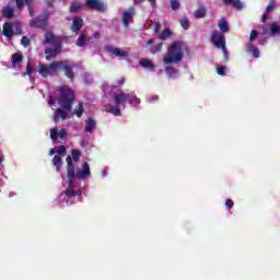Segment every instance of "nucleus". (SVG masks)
Instances as JSON below:
<instances>
[{
  "mask_svg": "<svg viewBox=\"0 0 280 280\" xmlns=\"http://www.w3.org/2000/svg\"><path fill=\"white\" fill-rule=\"evenodd\" d=\"M3 163V156L0 155V165Z\"/></svg>",
  "mask_w": 280,
  "mask_h": 280,
  "instance_id": "58",
  "label": "nucleus"
},
{
  "mask_svg": "<svg viewBox=\"0 0 280 280\" xmlns=\"http://www.w3.org/2000/svg\"><path fill=\"white\" fill-rule=\"evenodd\" d=\"M2 14L5 19H14V9L10 7H4L2 9Z\"/></svg>",
  "mask_w": 280,
  "mask_h": 280,
  "instance_id": "24",
  "label": "nucleus"
},
{
  "mask_svg": "<svg viewBox=\"0 0 280 280\" xmlns=\"http://www.w3.org/2000/svg\"><path fill=\"white\" fill-rule=\"evenodd\" d=\"M55 65H58V61H54L50 65L39 63V73L43 78H49V75H54L58 68H54Z\"/></svg>",
  "mask_w": 280,
  "mask_h": 280,
  "instance_id": "8",
  "label": "nucleus"
},
{
  "mask_svg": "<svg viewBox=\"0 0 280 280\" xmlns=\"http://www.w3.org/2000/svg\"><path fill=\"white\" fill-rule=\"evenodd\" d=\"M128 102L132 106H139V104H141V98L137 97V94H135V92H132L129 94Z\"/></svg>",
  "mask_w": 280,
  "mask_h": 280,
  "instance_id": "21",
  "label": "nucleus"
},
{
  "mask_svg": "<svg viewBox=\"0 0 280 280\" xmlns=\"http://www.w3.org/2000/svg\"><path fill=\"white\" fill-rule=\"evenodd\" d=\"M211 43L218 49H224V47H226V37L224 36V34L214 31L211 34Z\"/></svg>",
  "mask_w": 280,
  "mask_h": 280,
  "instance_id": "6",
  "label": "nucleus"
},
{
  "mask_svg": "<svg viewBox=\"0 0 280 280\" xmlns=\"http://www.w3.org/2000/svg\"><path fill=\"white\" fill-rule=\"evenodd\" d=\"M129 94L125 92H119L114 95V102L116 106H124L128 102Z\"/></svg>",
  "mask_w": 280,
  "mask_h": 280,
  "instance_id": "11",
  "label": "nucleus"
},
{
  "mask_svg": "<svg viewBox=\"0 0 280 280\" xmlns=\"http://www.w3.org/2000/svg\"><path fill=\"white\" fill-rule=\"evenodd\" d=\"M68 189H73L75 187V178L68 177Z\"/></svg>",
  "mask_w": 280,
  "mask_h": 280,
  "instance_id": "43",
  "label": "nucleus"
},
{
  "mask_svg": "<svg viewBox=\"0 0 280 280\" xmlns=\"http://www.w3.org/2000/svg\"><path fill=\"white\" fill-rule=\"evenodd\" d=\"M101 34H100V31H96L94 34H93V38H100Z\"/></svg>",
  "mask_w": 280,
  "mask_h": 280,
  "instance_id": "53",
  "label": "nucleus"
},
{
  "mask_svg": "<svg viewBox=\"0 0 280 280\" xmlns=\"http://www.w3.org/2000/svg\"><path fill=\"white\" fill-rule=\"evenodd\" d=\"M261 21H262V23H266V21H268V13H267V12H265V13L262 14Z\"/></svg>",
  "mask_w": 280,
  "mask_h": 280,
  "instance_id": "52",
  "label": "nucleus"
},
{
  "mask_svg": "<svg viewBox=\"0 0 280 280\" xmlns=\"http://www.w3.org/2000/svg\"><path fill=\"white\" fill-rule=\"evenodd\" d=\"M140 67L142 69H154V63L150 61L149 59H142L139 61Z\"/></svg>",
  "mask_w": 280,
  "mask_h": 280,
  "instance_id": "27",
  "label": "nucleus"
},
{
  "mask_svg": "<svg viewBox=\"0 0 280 280\" xmlns=\"http://www.w3.org/2000/svg\"><path fill=\"white\" fill-rule=\"evenodd\" d=\"M58 137H60L61 139H67V130L61 129L58 132V128H51L50 129V139L52 141H58Z\"/></svg>",
  "mask_w": 280,
  "mask_h": 280,
  "instance_id": "12",
  "label": "nucleus"
},
{
  "mask_svg": "<svg viewBox=\"0 0 280 280\" xmlns=\"http://www.w3.org/2000/svg\"><path fill=\"white\" fill-rule=\"evenodd\" d=\"M165 72L167 75H176V73H178V69L174 68L173 66H166Z\"/></svg>",
  "mask_w": 280,
  "mask_h": 280,
  "instance_id": "34",
  "label": "nucleus"
},
{
  "mask_svg": "<svg viewBox=\"0 0 280 280\" xmlns=\"http://www.w3.org/2000/svg\"><path fill=\"white\" fill-rule=\"evenodd\" d=\"M207 16V9L201 7L195 11V19H205Z\"/></svg>",
  "mask_w": 280,
  "mask_h": 280,
  "instance_id": "28",
  "label": "nucleus"
},
{
  "mask_svg": "<svg viewBox=\"0 0 280 280\" xmlns=\"http://www.w3.org/2000/svg\"><path fill=\"white\" fill-rule=\"evenodd\" d=\"M159 32H161V23H155V25H154V33L159 34Z\"/></svg>",
  "mask_w": 280,
  "mask_h": 280,
  "instance_id": "49",
  "label": "nucleus"
},
{
  "mask_svg": "<svg viewBox=\"0 0 280 280\" xmlns=\"http://www.w3.org/2000/svg\"><path fill=\"white\" fill-rule=\"evenodd\" d=\"M185 52L183 51V42H173L163 56L164 65H178L183 62Z\"/></svg>",
  "mask_w": 280,
  "mask_h": 280,
  "instance_id": "2",
  "label": "nucleus"
},
{
  "mask_svg": "<svg viewBox=\"0 0 280 280\" xmlns=\"http://www.w3.org/2000/svg\"><path fill=\"white\" fill-rule=\"evenodd\" d=\"M223 51V56L225 58V62L229 61V50L226 49V46H224V48H221Z\"/></svg>",
  "mask_w": 280,
  "mask_h": 280,
  "instance_id": "47",
  "label": "nucleus"
},
{
  "mask_svg": "<svg viewBox=\"0 0 280 280\" xmlns=\"http://www.w3.org/2000/svg\"><path fill=\"white\" fill-rule=\"evenodd\" d=\"M259 36V32L257 30H253L249 34V43H253Z\"/></svg>",
  "mask_w": 280,
  "mask_h": 280,
  "instance_id": "41",
  "label": "nucleus"
},
{
  "mask_svg": "<svg viewBox=\"0 0 280 280\" xmlns=\"http://www.w3.org/2000/svg\"><path fill=\"white\" fill-rule=\"evenodd\" d=\"M217 73L218 75H226V66H218Z\"/></svg>",
  "mask_w": 280,
  "mask_h": 280,
  "instance_id": "40",
  "label": "nucleus"
},
{
  "mask_svg": "<svg viewBox=\"0 0 280 280\" xmlns=\"http://www.w3.org/2000/svg\"><path fill=\"white\" fill-rule=\"evenodd\" d=\"M150 102H151V104L154 102H159V95L151 96Z\"/></svg>",
  "mask_w": 280,
  "mask_h": 280,
  "instance_id": "51",
  "label": "nucleus"
},
{
  "mask_svg": "<svg viewBox=\"0 0 280 280\" xmlns=\"http://www.w3.org/2000/svg\"><path fill=\"white\" fill-rule=\"evenodd\" d=\"M171 36L172 31L170 28H165L158 35V38H160V40H167Z\"/></svg>",
  "mask_w": 280,
  "mask_h": 280,
  "instance_id": "26",
  "label": "nucleus"
},
{
  "mask_svg": "<svg viewBox=\"0 0 280 280\" xmlns=\"http://www.w3.org/2000/svg\"><path fill=\"white\" fill-rule=\"evenodd\" d=\"M108 113H112L115 117H121V109L117 106H110Z\"/></svg>",
  "mask_w": 280,
  "mask_h": 280,
  "instance_id": "31",
  "label": "nucleus"
},
{
  "mask_svg": "<svg viewBox=\"0 0 280 280\" xmlns=\"http://www.w3.org/2000/svg\"><path fill=\"white\" fill-rule=\"evenodd\" d=\"M147 45H154V39H149L148 42H147Z\"/></svg>",
  "mask_w": 280,
  "mask_h": 280,
  "instance_id": "55",
  "label": "nucleus"
},
{
  "mask_svg": "<svg viewBox=\"0 0 280 280\" xmlns=\"http://www.w3.org/2000/svg\"><path fill=\"white\" fill-rule=\"evenodd\" d=\"M51 56L50 55H46V60L49 62V61H51Z\"/></svg>",
  "mask_w": 280,
  "mask_h": 280,
  "instance_id": "56",
  "label": "nucleus"
},
{
  "mask_svg": "<svg viewBox=\"0 0 280 280\" xmlns=\"http://www.w3.org/2000/svg\"><path fill=\"white\" fill-rule=\"evenodd\" d=\"M171 8L174 12L180 10V2L178 0H171Z\"/></svg>",
  "mask_w": 280,
  "mask_h": 280,
  "instance_id": "36",
  "label": "nucleus"
},
{
  "mask_svg": "<svg viewBox=\"0 0 280 280\" xmlns=\"http://www.w3.org/2000/svg\"><path fill=\"white\" fill-rule=\"evenodd\" d=\"M225 207H228V209H233V207H235V203L231 199H226Z\"/></svg>",
  "mask_w": 280,
  "mask_h": 280,
  "instance_id": "46",
  "label": "nucleus"
},
{
  "mask_svg": "<svg viewBox=\"0 0 280 280\" xmlns=\"http://www.w3.org/2000/svg\"><path fill=\"white\" fill-rule=\"evenodd\" d=\"M23 1L24 0H15V3H16V8L19 9V10H22L23 9Z\"/></svg>",
  "mask_w": 280,
  "mask_h": 280,
  "instance_id": "48",
  "label": "nucleus"
},
{
  "mask_svg": "<svg viewBox=\"0 0 280 280\" xmlns=\"http://www.w3.org/2000/svg\"><path fill=\"white\" fill-rule=\"evenodd\" d=\"M163 49V43H159L158 45L151 47V54H159Z\"/></svg>",
  "mask_w": 280,
  "mask_h": 280,
  "instance_id": "37",
  "label": "nucleus"
},
{
  "mask_svg": "<svg viewBox=\"0 0 280 280\" xmlns=\"http://www.w3.org/2000/svg\"><path fill=\"white\" fill-rule=\"evenodd\" d=\"M82 27H84V20H82L80 16L73 18L72 25L70 27L71 32L74 34H80V30H82Z\"/></svg>",
  "mask_w": 280,
  "mask_h": 280,
  "instance_id": "10",
  "label": "nucleus"
},
{
  "mask_svg": "<svg viewBox=\"0 0 280 280\" xmlns=\"http://www.w3.org/2000/svg\"><path fill=\"white\" fill-rule=\"evenodd\" d=\"M69 11L73 14L82 12V3H80L79 1L71 2Z\"/></svg>",
  "mask_w": 280,
  "mask_h": 280,
  "instance_id": "19",
  "label": "nucleus"
},
{
  "mask_svg": "<svg viewBox=\"0 0 280 280\" xmlns=\"http://www.w3.org/2000/svg\"><path fill=\"white\" fill-rule=\"evenodd\" d=\"M85 8H88V10H95L96 12H104L106 4L100 0H86Z\"/></svg>",
  "mask_w": 280,
  "mask_h": 280,
  "instance_id": "9",
  "label": "nucleus"
},
{
  "mask_svg": "<svg viewBox=\"0 0 280 280\" xmlns=\"http://www.w3.org/2000/svg\"><path fill=\"white\" fill-rule=\"evenodd\" d=\"M46 45H52L54 48L47 47L45 49V55L51 56L56 58L58 54H60V49H62V37L56 36L51 31H47L45 33V42Z\"/></svg>",
  "mask_w": 280,
  "mask_h": 280,
  "instance_id": "3",
  "label": "nucleus"
},
{
  "mask_svg": "<svg viewBox=\"0 0 280 280\" xmlns=\"http://www.w3.org/2000/svg\"><path fill=\"white\" fill-rule=\"evenodd\" d=\"M219 30H221L223 34H226V32H229V22H226V19L222 18L219 20Z\"/></svg>",
  "mask_w": 280,
  "mask_h": 280,
  "instance_id": "25",
  "label": "nucleus"
},
{
  "mask_svg": "<svg viewBox=\"0 0 280 280\" xmlns=\"http://www.w3.org/2000/svg\"><path fill=\"white\" fill-rule=\"evenodd\" d=\"M88 36L84 33H81L77 39V47H86V45H91V38L86 39Z\"/></svg>",
  "mask_w": 280,
  "mask_h": 280,
  "instance_id": "15",
  "label": "nucleus"
},
{
  "mask_svg": "<svg viewBox=\"0 0 280 280\" xmlns=\"http://www.w3.org/2000/svg\"><path fill=\"white\" fill-rule=\"evenodd\" d=\"M67 177L68 178H79V180H84V178H89L91 176V166L89 165V162H84L82 166V171H79L75 175V165L73 164V160L71 156H67Z\"/></svg>",
  "mask_w": 280,
  "mask_h": 280,
  "instance_id": "4",
  "label": "nucleus"
},
{
  "mask_svg": "<svg viewBox=\"0 0 280 280\" xmlns=\"http://www.w3.org/2000/svg\"><path fill=\"white\" fill-rule=\"evenodd\" d=\"M125 82H126V78H121V79H119V80L116 82V84H117L118 86H122V84H125Z\"/></svg>",
  "mask_w": 280,
  "mask_h": 280,
  "instance_id": "50",
  "label": "nucleus"
},
{
  "mask_svg": "<svg viewBox=\"0 0 280 280\" xmlns=\"http://www.w3.org/2000/svg\"><path fill=\"white\" fill-rule=\"evenodd\" d=\"M97 126L95 122V119L88 118L86 125H85V132H93V129Z\"/></svg>",
  "mask_w": 280,
  "mask_h": 280,
  "instance_id": "23",
  "label": "nucleus"
},
{
  "mask_svg": "<svg viewBox=\"0 0 280 280\" xmlns=\"http://www.w3.org/2000/svg\"><path fill=\"white\" fill-rule=\"evenodd\" d=\"M143 0H133V3L136 5H139ZM149 3H151L152 7L156 5V0H148Z\"/></svg>",
  "mask_w": 280,
  "mask_h": 280,
  "instance_id": "44",
  "label": "nucleus"
},
{
  "mask_svg": "<svg viewBox=\"0 0 280 280\" xmlns=\"http://www.w3.org/2000/svg\"><path fill=\"white\" fill-rule=\"evenodd\" d=\"M65 194L68 198H75V196H80V192H77L73 188H68L65 190Z\"/></svg>",
  "mask_w": 280,
  "mask_h": 280,
  "instance_id": "35",
  "label": "nucleus"
},
{
  "mask_svg": "<svg viewBox=\"0 0 280 280\" xmlns=\"http://www.w3.org/2000/svg\"><path fill=\"white\" fill-rule=\"evenodd\" d=\"M57 154H59V156H65L67 154V147L65 145L57 147Z\"/></svg>",
  "mask_w": 280,
  "mask_h": 280,
  "instance_id": "39",
  "label": "nucleus"
},
{
  "mask_svg": "<svg viewBox=\"0 0 280 280\" xmlns=\"http://www.w3.org/2000/svg\"><path fill=\"white\" fill-rule=\"evenodd\" d=\"M179 24L182 25L183 30H189L191 22H189V19L183 18L179 20Z\"/></svg>",
  "mask_w": 280,
  "mask_h": 280,
  "instance_id": "33",
  "label": "nucleus"
},
{
  "mask_svg": "<svg viewBox=\"0 0 280 280\" xmlns=\"http://www.w3.org/2000/svg\"><path fill=\"white\" fill-rule=\"evenodd\" d=\"M223 2L225 3V5H233L235 10H242L243 8L242 2L240 0H223Z\"/></svg>",
  "mask_w": 280,
  "mask_h": 280,
  "instance_id": "22",
  "label": "nucleus"
},
{
  "mask_svg": "<svg viewBox=\"0 0 280 280\" xmlns=\"http://www.w3.org/2000/svg\"><path fill=\"white\" fill-rule=\"evenodd\" d=\"M21 45H23L25 48H27L32 45V40L28 39L27 36H23L21 39Z\"/></svg>",
  "mask_w": 280,
  "mask_h": 280,
  "instance_id": "38",
  "label": "nucleus"
},
{
  "mask_svg": "<svg viewBox=\"0 0 280 280\" xmlns=\"http://www.w3.org/2000/svg\"><path fill=\"white\" fill-rule=\"evenodd\" d=\"M73 102H75V93H73V91L68 86H61L59 89L58 97V104L61 107H58L55 110V124H58L60 119L65 120L67 117H69V113H71V109L73 108Z\"/></svg>",
  "mask_w": 280,
  "mask_h": 280,
  "instance_id": "1",
  "label": "nucleus"
},
{
  "mask_svg": "<svg viewBox=\"0 0 280 280\" xmlns=\"http://www.w3.org/2000/svg\"><path fill=\"white\" fill-rule=\"evenodd\" d=\"M52 165L56 167V172H60L62 168V156L55 155L52 159Z\"/></svg>",
  "mask_w": 280,
  "mask_h": 280,
  "instance_id": "20",
  "label": "nucleus"
},
{
  "mask_svg": "<svg viewBox=\"0 0 280 280\" xmlns=\"http://www.w3.org/2000/svg\"><path fill=\"white\" fill-rule=\"evenodd\" d=\"M34 71H36V69L32 68V66H30V62L26 65V75H32V73H34Z\"/></svg>",
  "mask_w": 280,
  "mask_h": 280,
  "instance_id": "45",
  "label": "nucleus"
},
{
  "mask_svg": "<svg viewBox=\"0 0 280 280\" xmlns=\"http://www.w3.org/2000/svg\"><path fill=\"white\" fill-rule=\"evenodd\" d=\"M74 115H77V117H82V115H84V105L82 103H79L78 107L74 109Z\"/></svg>",
  "mask_w": 280,
  "mask_h": 280,
  "instance_id": "32",
  "label": "nucleus"
},
{
  "mask_svg": "<svg viewBox=\"0 0 280 280\" xmlns=\"http://www.w3.org/2000/svg\"><path fill=\"white\" fill-rule=\"evenodd\" d=\"M23 62V55L21 52H15L11 56V63L13 69H16V65Z\"/></svg>",
  "mask_w": 280,
  "mask_h": 280,
  "instance_id": "17",
  "label": "nucleus"
},
{
  "mask_svg": "<svg viewBox=\"0 0 280 280\" xmlns=\"http://www.w3.org/2000/svg\"><path fill=\"white\" fill-rule=\"evenodd\" d=\"M54 154H56V149H50V150H49V155H50V156H54Z\"/></svg>",
  "mask_w": 280,
  "mask_h": 280,
  "instance_id": "54",
  "label": "nucleus"
},
{
  "mask_svg": "<svg viewBox=\"0 0 280 280\" xmlns=\"http://www.w3.org/2000/svg\"><path fill=\"white\" fill-rule=\"evenodd\" d=\"M247 51L248 54H252V56H254L255 58H259L260 56L259 48L255 47L253 43L247 44Z\"/></svg>",
  "mask_w": 280,
  "mask_h": 280,
  "instance_id": "18",
  "label": "nucleus"
},
{
  "mask_svg": "<svg viewBox=\"0 0 280 280\" xmlns=\"http://www.w3.org/2000/svg\"><path fill=\"white\" fill-rule=\"evenodd\" d=\"M26 5H30L32 3V0H25Z\"/></svg>",
  "mask_w": 280,
  "mask_h": 280,
  "instance_id": "57",
  "label": "nucleus"
},
{
  "mask_svg": "<svg viewBox=\"0 0 280 280\" xmlns=\"http://www.w3.org/2000/svg\"><path fill=\"white\" fill-rule=\"evenodd\" d=\"M78 67V63L71 61V60H60L57 61V65L52 66L54 69H57V71H63L66 78L72 82V80L75 79V72L73 69Z\"/></svg>",
  "mask_w": 280,
  "mask_h": 280,
  "instance_id": "5",
  "label": "nucleus"
},
{
  "mask_svg": "<svg viewBox=\"0 0 280 280\" xmlns=\"http://www.w3.org/2000/svg\"><path fill=\"white\" fill-rule=\"evenodd\" d=\"M47 25H48V20H47V15L45 14H42L35 19H32L30 22L31 27H36L37 30H43L44 32L47 30Z\"/></svg>",
  "mask_w": 280,
  "mask_h": 280,
  "instance_id": "7",
  "label": "nucleus"
},
{
  "mask_svg": "<svg viewBox=\"0 0 280 280\" xmlns=\"http://www.w3.org/2000/svg\"><path fill=\"white\" fill-rule=\"evenodd\" d=\"M107 51L114 54L118 58H128V52L126 50H121L120 48H115L113 46H107Z\"/></svg>",
  "mask_w": 280,
  "mask_h": 280,
  "instance_id": "14",
  "label": "nucleus"
},
{
  "mask_svg": "<svg viewBox=\"0 0 280 280\" xmlns=\"http://www.w3.org/2000/svg\"><path fill=\"white\" fill-rule=\"evenodd\" d=\"M2 34L7 38H12L14 36V30L12 28V25L9 22H5L2 26Z\"/></svg>",
  "mask_w": 280,
  "mask_h": 280,
  "instance_id": "16",
  "label": "nucleus"
},
{
  "mask_svg": "<svg viewBox=\"0 0 280 280\" xmlns=\"http://www.w3.org/2000/svg\"><path fill=\"white\" fill-rule=\"evenodd\" d=\"M277 34H280V26L279 24H277V22H273L270 25V35L277 36Z\"/></svg>",
  "mask_w": 280,
  "mask_h": 280,
  "instance_id": "29",
  "label": "nucleus"
},
{
  "mask_svg": "<svg viewBox=\"0 0 280 280\" xmlns=\"http://www.w3.org/2000/svg\"><path fill=\"white\" fill-rule=\"evenodd\" d=\"M73 161H80V151L78 149L71 150Z\"/></svg>",
  "mask_w": 280,
  "mask_h": 280,
  "instance_id": "42",
  "label": "nucleus"
},
{
  "mask_svg": "<svg viewBox=\"0 0 280 280\" xmlns=\"http://www.w3.org/2000/svg\"><path fill=\"white\" fill-rule=\"evenodd\" d=\"M275 10H277V2L276 0H270L265 12H267V14H270V12H275Z\"/></svg>",
  "mask_w": 280,
  "mask_h": 280,
  "instance_id": "30",
  "label": "nucleus"
},
{
  "mask_svg": "<svg viewBox=\"0 0 280 280\" xmlns=\"http://www.w3.org/2000/svg\"><path fill=\"white\" fill-rule=\"evenodd\" d=\"M132 16H135V9L131 8L128 11H124L122 13V24L125 27H128L130 24V21H132Z\"/></svg>",
  "mask_w": 280,
  "mask_h": 280,
  "instance_id": "13",
  "label": "nucleus"
}]
</instances>
